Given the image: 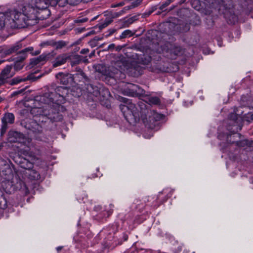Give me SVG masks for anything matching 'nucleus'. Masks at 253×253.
Returning a JSON list of instances; mask_svg holds the SVG:
<instances>
[{"label": "nucleus", "instance_id": "obj_1", "mask_svg": "<svg viewBox=\"0 0 253 253\" xmlns=\"http://www.w3.org/2000/svg\"><path fill=\"white\" fill-rule=\"evenodd\" d=\"M132 57L133 59L129 61L123 56L119 57L118 59L115 62L114 66L110 69V76L114 78L121 77L122 71L126 70L134 77L141 75L143 68L141 65L148 64L151 62V57L143 53L135 54Z\"/></svg>", "mask_w": 253, "mask_h": 253}, {"label": "nucleus", "instance_id": "obj_2", "mask_svg": "<svg viewBox=\"0 0 253 253\" xmlns=\"http://www.w3.org/2000/svg\"><path fill=\"white\" fill-rule=\"evenodd\" d=\"M30 2L35 3V0H24L18 3L17 7L7 9L11 20L8 26L11 29L23 28L36 24L37 17Z\"/></svg>", "mask_w": 253, "mask_h": 253}, {"label": "nucleus", "instance_id": "obj_3", "mask_svg": "<svg viewBox=\"0 0 253 253\" xmlns=\"http://www.w3.org/2000/svg\"><path fill=\"white\" fill-rule=\"evenodd\" d=\"M119 99L120 101L125 103V104L120 105V109L124 114L126 112L127 115H131L135 120L139 119L140 118L142 119H147L149 111L143 102L140 101L136 105L131 100L125 97H120Z\"/></svg>", "mask_w": 253, "mask_h": 253}, {"label": "nucleus", "instance_id": "obj_4", "mask_svg": "<svg viewBox=\"0 0 253 253\" xmlns=\"http://www.w3.org/2000/svg\"><path fill=\"white\" fill-rule=\"evenodd\" d=\"M67 89L62 86H57L53 92L48 91L42 96L37 97L36 101H39L44 104H49L53 103L56 104L58 110L64 109V107L59 104L64 100V95Z\"/></svg>", "mask_w": 253, "mask_h": 253}, {"label": "nucleus", "instance_id": "obj_5", "mask_svg": "<svg viewBox=\"0 0 253 253\" xmlns=\"http://www.w3.org/2000/svg\"><path fill=\"white\" fill-rule=\"evenodd\" d=\"M48 1L45 0H35V3H32L30 2V4L34 10V14L37 17L36 24L39 20H43L49 17L50 12L47 7L50 4Z\"/></svg>", "mask_w": 253, "mask_h": 253}, {"label": "nucleus", "instance_id": "obj_6", "mask_svg": "<svg viewBox=\"0 0 253 253\" xmlns=\"http://www.w3.org/2000/svg\"><path fill=\"white\" fill-rule=\"evenodd\" d=\"M5 182L2 183V186L6 193H11L15 190H20L25 195L29 193V190L27 185L20 179L16 178V183L14 181H10V179H5Z\"/></svg>", "mask_w": 253, "mask_h": 253}, {"label": "nucleus", "instance_id": "obj_7", "mask_svg": "<svg viewBox=\"0 0 253 253\" xmlns=\"http://www.w3.org/2000/svg\"><path fill=\"white\" fill-rule=\"evenodd\" d=\"M156 52L159 53H165L166 56L171 59H176L177 56L182 55L184 50L182 47L170 42L166 43L160 48L156 49Z\"/></svg>", "mask_w": 253, "mask_h": 253}, {"label": "nucleus", "instance_id": "obj_8", "mask_svg": "<svg viewBox=\"0 0 253 253\" xmlns=\"http://www.w3.org/2000/svg\"><path fill=\"white\" fill-rule=\"evenodd\" d=\"M54 107L55 109L50 108V110L47 111L46 109L43 110L41 107L39 108V112L42 116H45L47 118L52 122H59L61 121L63 119V116L60 114L59 111L63 112L65 108L63 110H58L56 104H55Z\"/></svg>", "mask_w": 253, "mask_h": 253}, {"label": "nucleus", "instance_id": "obj_9", "mask_svg": "<svg viewBox=\"0 0 253 253\" xmlns=\"http://www.w3.org/2000/svg\"><path fill=\"white\" fill-rule=\"evenodd\" d=\"M21 125L26 129L31 131L35 134H41L42 132V126L37 122L31 119L22 120Z\"/></svg>", "mask_w": 253, "mask_h": 253}, {"label": "nucleus", "instance_id": "obj_10", "mask_svg": "<svg viewBox=\"0 0 253 253\" xmlns=\"http://www.w3.org/2000/svg\"><path fill=\"white\" fill-rule=\"evenodd\" d=\"M243 113V111H240L239 110L235 111V113H232L229 115V124L236 126V131L241 129V124L243 121V117L241 116Z\"/></svg>", "mask_w": 253, "mask_h": 253}, {"label": "nucleus", "instance_id": "obj_11", "mask_svg": "<svg viewBox=\"0 0 253 253\" xmlns=\"http://www.w3.org/2000/svg\"><path fill=\"white\" fill-rule=\"evenodd\" d=\"M142 89L137 85L128 84L127 86L122 90V93L125 95L137 97L142 93Z\"/></svg>", "mask_w": 253, "mask_h": 253}, {"label": "nucleus", "instance_id": "obj_12", "mask_svg": "<svg viewBox=\"0 0 253 253\" xmlns=\"http://www.w3.org/2000/svg\"><path fill=\"white\" fill-rule=\"evenodd\" d=\"M15 117L11 113H5L1 119L2 125L0 129V135L2 136L8 128V124H12L14 122Z\"/></svg>", "mask_w": 253, "mask_h": 253}, {"label": "nucleus", "instance_id": "obj_13", "mask_svg": "<svg viewBox=\"0 0 253 253\" xmlns=\"http://www.w3.org/2000/svg\"><path fill=\"white\" fill-rule=\"evenodd\" d=\"M56 53L54 51L48 53H43L36 58H32L30 60V65L32 67L35 66H40L42 64V62L54 57Z\"/></svg>", "mask_w": 253, "mask_h": 253}, {"label": "nucleus", "instance_id": "obj_14", "mask_svg": "<svg viewBox=\"0 0 253 253\" xmlns=\"http://www.w3.org/2000/svg\"><path fill=\"white\" fill-rule=\"evenodd\" d=\"M12 65H7L0 73V86L7 82V80L14 76L11 72Z\"/></svg>", "mask_w": 253, "mask_h": 253}, {"label": "nucleus", "instance_id": "obj_15", "mask_svg": "<svg viewBox=\"0 0 253 253\" xmlns=\"http://www.w3.org/2000/svg\"><path fill=\"white\" fill-rule=\"evenodd\" d=\"M0 163L1 166H3L0 171L1 175L4 176V179H10L13 177V172L9 164L10 161L8 160L7 162L5 160H1Z\"/></svg>", "mask_w": 253, "mask_h": 253}, {"label": "nucleus", "instance_id": "obj_16", "mask_svg": "<svg viewBox=\"0 0 253 253\" xmlns=\"http://www.w3.org/2000/svg\"><path fill=\"white\" fill-rule=\"evenodd\" d=\"M41 76L35 77L33 74H30L26 77H16L13 78L9 81V84L11 85H13L15 84H17L20 83L24 82L28 80H30L32 81H35L39 79Z\"/></svg>", "mask_w": 253, "mask_h": 253}, {"label": "nucleus", "instance_id": "obj_17", "mask_svg": "<svg viewBox=\"0 0 253 253\" xmlns=\"http://www.w3.org/2000/svg\"><path fill=\"white\" fill-rule=\"evenodd\" d=\"M14 161L17 165L24 169L30 170L33 168V164L29 160L22 157L19 156L15 157Z\"/></svg>", "mask_w": 253, "mask_h": 253}, {"label": "nucleus", "instance_id": "obj_18", "mask_svg": "<svg viewBox=\"0 0 253 253\" xmlns=\"http://www.w3.org/2000/svg\"><path fill=\"white\" fill-rule=\"evenodd\" d=\"M10 19L7 13V10L4 12H0V30H3L4 28L7 29H11L8 26V23H10Z\"/></svg>", "mask_w": 253, "mask_h": 253}, {"label": "nucleus", "instance_id": "obj_19", "mask_svg": "<svg viewBox=\"0 0 253 253\" xmlns=\"http://www.w3.org/2000/svg\"><path fill=\"white\" fill-rule=\"evenodd\" d=\"M9 139L11 142H23L25 139L24 134L17 131H11L9 132Z\"/></svg>", "mask_w": 253, "mask_h": 253}, {"label": "nucleus", "instance_id": "obj_20", "mask_svg": "<svg viewBox=\"0 0 253 253\" xmlns=\"http://www.w3.org/2000/svg\"><path fill=\"white\" fill-rule=\"evenodd\" d=\"M232 135L229 134L227 135V141L230 143H235L236 145L240 147H251L253 144L252 141H249L247 139H244L240 141H236L235 140L232 141Z\"/></svg>", "mask_w": 253, "mask_h": 253}, {"label": "nucleus", "instance_id": "obj_21", "mask_svg": "<svg viewBox=\"0 0 253 253\" xmlns=\"http://www.w3.org/2000/svg\"><path fill=\"white\" fill-rule=\"evenodd\" d=\"M23 47V44L20 42H18L14 44H12L9 47L5 48L3 50V53L5 55H10L12 53L17 52L19 50L22 48Z\"/></svg>", "mask_w": 253, "mask_h": 253}, {"label": "nucleus", "instance_id": "obj_22", "mask_svg": "<svg viewBox=\"0 0 253 253\" xmlns=\"http://www.w3.org/2000/svg\"><path fill=\"white\" fill-rule=\"evenodd\" d=\"M69 58L68 53H63L58 55L53 62V66L57 67L64 64Z\"/></svg>", "mask_w": 253, "mask_h": 253}, {"label": "nucleus", "instance_id": "obj_23", "mask_svg": "<svg viewBox=\"0 0 253 253\" xmlns=\"http://www.w3.org/2000/svg\"><path fill=\"white\" fill-rule=\"evenodd\" d=\"M34 50L33 47H28L21 50L17 53V56L15 58V60L20 62H23L27 57V53L32 51Z\"/></svg>", "mask_w": 253, "mask_h": 253}, {"label": "nucleus", "instance_id": "obj_24", "mask_svg": "<svg viewBox=\"0 0 253 253\" xmlns=\"http://www.w3.org/2000/svg\"><path fill=\"white\" fill-rule=\"evenodd\" d=\"M71 76H72V74H64L61 72L56 75V78L60 81L61 84L64 85L68 84L69 80H71Z\"/></svg>", "mask_w": 253, "mask_h": 253}, {"label": "nucleus", "instance_id": "obj_25", "mask_svg": "<svg viewBox=\"0 0 253 253\" xmlns=\"http://www.w3.org/2000/svg\"><path fill=\"white\" fill-rule=\"evenodd\" d=\"M129 2H130L129 4L125 6L123 10L120 11L119 15L121 14L122 13L126 12V10L138 7L141 4L142 0H130Z\"/></svg>", "mask_w": 253, "mask_h": 253}, {"label": "nucleus", "instance_id": "obj_26", "mask_svg": "<svg viewBox=\"0 0 253 253\" xmlns=\"http://www.w3.org/2000/svg\"><path fill=\"white\" fill-rule=\"evenodd\" d=\"M68 55H69L68 60H70L71 62V65L72 67L76 65L79 64L80 63H81L82 56L78 54H74L69 53H68Z\"/></svg>", "mask_w": 253, "mask_h": 253}, {"label": "nucleus", "instance_id": "obj_27", "mask_svg": "<svg viewBox=\"0 0 253 253\" xmlns=\"http://www.w3.org/2000/svg\"><path fill=\"white\" fill-rule=\"evenodd\" d=\"M145 101L150 105H160L161 104V100L157 96H146Z\"/></svg>", "mask_w": 253, "mask_h": 253}, {"label": "nucleus", "instance_id": "obj_28", "mask_svg": "<svg viewBox=\"0 0 253 253\" xmlns=\"http://www.w3.org/2000/svg\"><path fill=\"white\" fill-rule=\"evenodd\" d=\"M28 173L29 178L31 180H38L40 178V173L35 169L29 170Z\"/></svg>", "mask_w": 253, "mask_h": 253}, {"label": "nucleus", "instance_id": "obj_29", "mask_svg": "<svg viewBox=\"0 0 253 253\" xmlns=\"http://www.w3.org/2000/svg\"><path fill=\"white\" fill-rule=\"evenodd\" d=\"M81 75H80L79 73H76L75 74L72 75L71 76V81L76 83L77 82H81L83 80H84L86 81H88V79L87 77V79L85 78H81Z\"/></svg>", "mask_w": 253, "mask_h": 253}, {"label": "nucleus", "instance_id": "obj_30", "mask_svg": "<svg viewBox=\"0 0 253 253\" xmlns=\"http://www.w3.org/2000/svg\"><path fill=\"white\" fill-rule=\"evenodd\" d=\"M152 114L151 116H149V121L151 123V122H154L159 121L161 118V115L156 112L151 113Z\"/></svg>", "mask_w": 253, "mask_h": 253}, {"label": "nucleus", "instance_id": "obj_31", "mask_svg": "<svg viewBox=\"0 0 253 253\" xmlns=\"http://www.w3.org/2000/svg\"><path fill=\"white\" fill-rule=\"evenodd\" d=\"M7 207V203L6 198L2 195H0V209H5Z\"/></svg>", "mask_w": 253, "mask_h": 253}, {"label": "nucleus", "instance_id": "obj_32", "mask_svg": "<svg viewBox=\"0 0 253 253\" xmlns=\"http://www.w3.org/2000/svg\"><path fill=\"white\" fill-rule=\"evenodd\" d=\"M133 35L132 32L130 30H126L124 31L120 36V39H123L127 37H130Z\"/></svg>", "mask_w": 253, "mask_h": 253}, {"label": "nucleus", "instance_id": "obj_33", "mask_svg": "<svg viewBox=\"0 0 253 253\" xmlns=\"http://www.w3.org/2000/svg\"><path fill=\"white\" fill-rule=\"evenodd\" d=\"M24 66L23 62H20V61H15L14 68L15 70L18 71L21 70Z\"/></svg>", "mask_w": 253, "mask_h": 253}, {"label": "nucleus", "instance_id": "obj_34", "mask_svg": "<svg viewBox=\"0 0 253 253\" xmlns=\"http://www.w3.org/2000/svg\"><path fill=\"white\" fill-rule=\"evenodd\" d=\"M56 49H61L66 45V43L63 41H60L54 43Z\"/></svg>", "mask_w": 253, "mask_h": 253}, {"label": "nucleus", "instance_id": "obj_35", "mask_svg": "<svg viewBox=\"0 0 253 253\" xmlns=\"http://www.w3.org/2000/svg\"><path fill=\"white\" fill-rule=\"evenodd\" d=\"M111 22V20H106L104 21V23L101 24L99 26V28L100 29H102L106 27H107L108 25H109Z\"/></svg>", "mask_w": 253, "mask_h": 253}, {"label": "nucleus", "instance_id": "obj_36", "mask_svg": "<svg viewBox=\"0 0 253 253\" xmlns=\"http://www.w3.org/2000/svg\"><path fill=\"white\" fill-rule=\"evenodd\" d=\"M76 71L77 73H79L80 75H81V78H85L87 79V77L85 76L84 73L82 71V70L80 68H76Z\"/></svg>", "mask_w": 253, "mask_h": 253}, {"label": "nucleus", "instance_id": "obj_37", "mask_svg": "<svg viewBox=\"0 0 253 253\" xmlns=\"http://www.w3.org/2000/svg\"><path fill=\"white\" fill-rule=\"evenodd\" d=\"M132 23V21L131 20H130L129 18L126 19V20H125L124 22H123V26L124 27H128L129 25H130V24H131Z\"/></svg>", "mask_w": 253, "mask_h": 253}, {"label": "nucleus", "instance_id": "obj_38", "mask_svg": "<svg viewBox=\"0 0 253 253\" xmlns=\"http://www.w3.org/2000/svg\"><path fill=\"white\" fill-rule=\"evenodd\" d=\"M171 2L169 1V0H167L164 3H163L159 7V9L161 10H163L165 7L168 6Z\"/></svg>", "mask_w": 253, "mask_h": 253}, {"label": "nucleus", "instance_id": "obj_39", "mask_svg": "<svg viewBox=\"0 0 253 253\" xmlns=\"http://www.w3.org/2000/svg\"><path fill=\"white\" fill-rule=\"evenodd\" d=\"M25 90V88H23V89L18 90L17 91H14V92H13L12 93L11 95L12 96H15V95H17L20 94H22V93H23L24 92Z\"/></svg>", "mask_w": 253, "mask_h": 253}, {"label": "nucleus", "instance_id": "obj_40", "mask_svg": "<svg viewBox=\"0 0 253 253\" xmlns=\"http://www.w3.org/2000/svg\"><path fill=\"white\" fill-rule=\"evenodd\" d=\"M51 43L49 42V41H46V42H44L42 43H41V46H44L45 45H51Z\"/></svg>", "mask_w": 253, "mask_h": 253}, {"label": "nucleus", "instance_id": "obj_41", "mask_svg": "<svg viewBox=\"0 0 253 253\" xmlns=\"http://www.w3.org/2000/svg\"><path fill=\"white\" fill-rule=\"evenodd\" d=\"M87 18H82V19H77L76 20V23H83V22H85L87 21Z\"/></svg>", "mask_w": 253, "mask_h": 253}, {"label": "nucleus", "instance_id": "obj_42", "mask_svg": "<svg viewBox=\"0 0 253 253\" xmlns=\"http://www.w3.org/2000/svg\"><path fill=\"white\" fill-rule=\"evenodd\" d=\"M89 52V49L88 48H84L81 50L80 53L82 54H86Z\"/></svg>", "mask_w": 253, "mask_h": 253}, {"label": "nucleus", "instance_id": "obj_43", "mask_svg": "<svg viewBox=\"0 0 253 253\" xmlns=\"http://www.w3.org/2000/svg\"><path fill=\"white\" fill-rule=\"evenodd\" d=\"M130 0H126L124 1L121 2L117 4V6H123L126 3L129 2Z\"/></svg>", "mask_w": 253, "mask_h": 253}, {"label": "nucleus", "instance_id": "obj_44", "mask_svg": "<svg viewBox=\"0 0 253 253\" xmlns=\"http://www.w3.org/2000/svg\"><path fill=\"white\" fill-rule=\"evenodd\" d=\"M129 19H130V20H131L132 21V23H133L134 21H135L136 20H137V18L136 16H132V17L129 18Z\"/></svg>", "mask_w": 253, "mask_h": 253}, {"label": "nucleus", "instance_id": "obj_45", "mask_svg": "<svg viewBox=\"0 0 253 253\" xmlns=\"http://www.w3.org/2000/svg\"><path fill=\"white\" fill-rule=\"evenodd\" d=\"M248 119H251V120H253V114H248V116L247 117Z\"/></svg>", "mask_w": 253, "mask_h": 253}, {"label": "nucleus", "instance_id": "obj_46", "mask_svg": "<svg viewBox=\"0 0 253 253\" xmlns=\"http://www.w3.org/2000/svg\"><path fill=\"white\" fill-rule=\"evenodd\" d=\"M154 10L149 11L147 12H146L144 14L146 16H149L153 12Z\"/></svg>", "mask_w": 253, "mask_h": 253}, {"label": "nucleus", "instance_id": "obj_47", "mask_svg": "<svg viewBox=\"0 0 253 253\" xmlns=\"http://www.w3.org/2000/svg\"><path fill=\"white\" fill-rule=\"evenodd\" d=\"M115 47V44L114 43H112V44H111L109 45L108 46V49H113Z\"/></svg>", "mask_w": 253, "mask_h": 253}, {"label": "nucleus", "instance_id": "obj_48", "mask_svg": "<svg viewBox=\"0 0 253 253\" xmlns=\"http://www.w3.org/2000/svg\"><path fill=\"white\" fill-rule=\"evenodd\" d=\"M40 53V51L37 50V51H35V52L32 53V54L33 55H37L39 54Z\"/></svg>", "mask_w": 253, "mask_h": 253}, {"label": "nucleus", "instance_id": "obj_49", "mask_svg": "<svg viewBox=\"0 0 253 253\" xmlns=\"http://www.w3.org/2000/svg\"><path fill=\"white\" fill-rule=\"evenodd\" d=\"M63 246H59V247H58L57 248H56V250L58 252H59L62 249H63Z\"/></svg>", "mask_w": 253, "mask_h": 253}, {"label": "nucleus", "instance_id": "obj_50", "mask_svg": "<svg viewBox=\"0 0 253 253\" xmlns=\"http://www.w3.org/2000/svg\"><path fill=\"white\" fill-rule=\"evenodd\" d=\"M93 93H94V94L95 95L97 96L98 93H100V91H98V89L97 88L96 90H95L93 92Z\"/></svg>", "mask_w": 253, "mask_h": 253}, {"label": "nucleus", "instance_id": "obj_51", "mask_svg": "<svg viewBox=\"0 0 253 253\" xmlns=\"http://www.w3.org/2000/svg\"><path fill=\"white\" fill-rule=\"evenodd\" d=\"M235 135L233 136V137L234 138V137H240L241 136V134L240 133H237V134H235L234 133Z\"/></svg>", "mask_w": 253, "mask_h": 253}, {"label": "nucleus", "instance_id": "obj_52", "mask_svg": "<svg viewBox=\"0 0 253 253\" xmlns=\"http://www.w3.org/2000/svg\"><path fill=\"white\" fill-rule=\"evenodd\" d=\"M122 47L120 46H118L116 47V50L119 51L121 49Z\"/></svg>", "mask_w": 253, "mask_h": 253}, {"label": "nucleus", "instance_id": "obj_53", "mask_svg": "<svg viewBox=\"0 0 253 253\" xmlns=\"http://www.w3.org/2000/svg\"><path fill=\"white\" fill-rule=\"evenodd\" d=\"M94 55V51H93L91 52L90 55H89V57H91L92 56Z\"/></svg>", "mask_w": 253, "mask_h": 253}, {"label": "nucleus", "instance_id": "obj_54", "mask_svg": "<svg viewBox=\"0 0 253 253\" xmlns=\"http://www.w3.org/2000/svg\"><path fill=\"white\" fill-rule=\"evenodd\" d=\"M104 91H105L107 94H109V91H108V90H104Z\"/></svg>", "mask_w": 253, "mask_h": 253}, {"label": "nucleus", "instance_id": "obj_55", "mask_svg": "<svg viewBox=\"0 0 253 253\" xmlns=\"http://www.w3.org/2000/svg\"><path fill=\"white\" fill-rule=\"evenodd\" d=\"M87 61H88L87 59H84V60L83 61V62H87Z\"/></svg>", "mask_w": 253, "mask_h": 253}, {"label": "nucleus", "instance_id": "obj_56", "mask_svg": "<svg viewBox=\"0 0 253 253\" xmlns=\"http://www.w3.org/2000/svg\"><path fill=\"white\" fill-rule=\"evenodd\" d=\"M194 2L198 3L199 2V1L198 0H195V1H194Z\"/></svg>", "mask_w": 253, "mask_h": 253}, {"label": "nucleus", "instance_id": "obj_57", "mask_svg": "<svg viewBox=\"0 0 253 253\" xmlns=\"http://www.w3.org/2000/svg\"><path fill=\"white\" fill-rule=\"evenodd\" d=\"M3 62V61H2V60H0V64L1 63H2Z\"/></svg>", "mask_w": 253, "mask_h": 253}, {"label": "nucleus", "instance_id": "obj_58", "mask_svg": "<svg viewBox=\"0 0 253 253\" xmlns=\"http://www.w3.org/2000/svg\"><path fill=\"white\" fill-rule=\"evenodd\" d=\"M27 202H29V201H30V198H28V199H27Z\"/></svg>", "mask_w": 253, "mask_h": 253}, {"label": "nucleus", "instance_id": "obj_59", "mask_svg": "<svg viewBox=\"0 0 253 253\" xmlns=\"http://www.w3.org/2000/svg\"><path fill=\"white\" fill-rule=\"evenodd\" d=\"M2 100V98L0 96V102H1Z\"/></svg>", "mask_w": 253, "mask_h": 253}, {"label": "nucleus", "instance_id": "obj_60", "mask_svg": "<svg viewBox=\"0 0 253 253\" xmlns=\"http://www.w3.org/2000/svg\"><path fill=\"white\" fill-rule=\"evenodd\" d=\"M173 0H169V1L170 2H171Z\"/></svg>", "mask_w": 253, "mask_h": 253}, {"label": "nucleus", "instance_id": "obj_61", "mask_svg": "<svg viewBox=\"0 0 253 253\" xmlns=\"http://www.w3.org/2000/svg\"><path fill=\"white\" fill-rule=\"evenodd\" d=\"M234 18H235V19L236 20V18L235 16H234Z\"/></svg>", "mask_w": 253, "mask_h": 253}, {"label": "nucleus", "instance_id": "obj_62", "mask_svg": "<svg viewBox=\"0 0 253 253\" xmlns=\"http://www.w3.org/2000/svg\"><path fill=\"white\" fill-rule=\"evenodd\" d=\"M89 86H90V87H92V85H91V84H90V85H89Z\"/></svg>", "mask_w": 253, "mask_h": 253}]
</instances>
